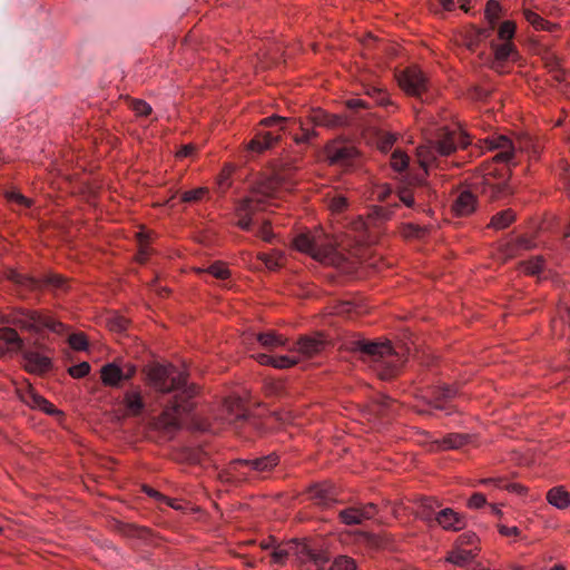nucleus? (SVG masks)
Instances as JSON below:
<instances>
[{
    "instance_id": "obj_31",
    "label": "nucleus",
    "mask_w": 570,
    "mask_h": 570,
    "mask_svg": "<svg viewBox=\"0 0 570 570\" xmlns=\"http://www.w3.org/2000/svg\"><path fill=\"white\" fill-rule=\"evenodd\" d=\"M435 502L431 499H423L419 510V517L425 521L429 525L435 524L436 511L434 509Z\"/></svg>"
},
{
    "instance_id": "obj_17",
    "label": "nucleus",
    "mask_w": 570,
    "mask_h": 570,
    "mask_svg": "<svg viewBox=\"0 0 570 570\" xmlns=\"http://www.w3.org/2000/svg\"><path fill=\"white\" fill-rule=\"evenodd\" d=\"M458 395V389L454 385H441L434 386L426 403L433 409L439 411H445L446 414L454 412V407L450 404V401Z\"/></svg>"
},
{
    "instance_id": "obj_15",
    "label": "nucleus",
    "mask_w": 570,
    "mask_h": 570,
    "mask_svg": "<svg viewBox=\"0 0 570 570\" xmlns=\"http://www.w3.org/2000/svg\"><path fill=\"white\" fill-rule=\"evenodd\" d=\"M399 83L406 94L420 99H422L423 94L426 91V78L415 67L404 70L399 76Z\"/></svg>"
},
{
    "instance_id": "obj_42",
    "label": "nucleus",
    "mask_w": 570,
    "mask_h": 570,
    "mask_svg": "<svg viewBox=\"0 0 570 570\" xmlns=\"http://www.w3.org/2000/svg\"><path fill=\"white\" fill-rule=\"evenodd\" d=\"M116 361H118V366L121 371L125 382L130 381L136 375L137 366L131 362L125 361L124 358H117Z\"/></svg>"
},
{
    "instance_id": "obj_39",
    "label": "nucleus",
    "mask_w": 570,
    "mask_h": 570,
    "mask_svg": "<svg viewBox=\"0 0 570 570\" xmlns=\"http://www.w3.org/2000/svg\"><path fill=\"white\" fill-rule=\"evenodd\" d=\"M366 94L370 97H372L379 105H382V106L391 105L387 94L379 87L370 86L366 89Z\"/></svg>"
},
{
    "instance_id": "obj_63",
    "label": "nucleus",
    "mask_w": 570,
    "mask_h": 570,
    "mask_svg": "<svg viewBox=\"0 0 570 570\" xmlns=\"http://www.w3.org/2000/svg\"><path fill=\"white\" fill-rule=\"evenodd\" d=\"M9 199L13 200V202H16V203H18L19 205H22V206H29L30 205L29 199H27L24 196H22L20 194H17V193H11L10 196H9Z\"/></svg>"
},
{
    "instance_id": "obj_37",
    "label": "nucleus",
    "mask_w": 570,
    "mask_h": 570,
    "mask_svg": "<svg viewBox=\"0 0 570 570\" xmlns=\"http://www.w3.org/2000/svg\"><path fill=\"white\" fill-rule=\"evenodd\" d=\"M207 273L218 279H227L230 276V272L227 266L220 262H215L208 266Z\"/></svg>"
},
{
    "instance_id": "obj_50",
    "label": "nucleus",
    "mask_w": 570,
    "mask_h": 570,
    "mask_svg": "<svg viewBox=\"0 0 570 570\" xmlns=\"http://www.w3.org/2000/svg\"><path fill=\"white\" fill-rule=\"evenodd\" d=\"M69 344L73 350L83 351L88 346V342L82 334H72L69 336Z\"/></svg>"
},
{
    "instance_id": "obj_52",
    "label": "nucleus",
    "mask_w": 570,
    "mask_h": 570,
    "mask_svg": "<svg viewBox=\"0 0 570 570\" xmlns=\"http://www.w3.org/2000/svg\"><path fill=\"white\" fill-rule=\"evenodd\" d=\"M89 371H90V365L87 362H81L80 364L73 365L68 370L69 374L72 377H77V379L86 376L89 373Z\"/></svg>"
},
{
    "instance_id": "obj_48",
    "label": "nucleus",
    "mask_w": 570,
    "mask_h": 570,
    "mask_svg": "<svg viewBox=\"0 0 570 570\" xmlns=\"http://www.w3.org/2000/svg\"><path fill=\"white\" fill-rule=\"evenodd\" d=\"M373 195L379 202L385 203L392 195V188L386 184L377 185L373 190Z\"/></svg>"
},
{
    "instance_id": "obj_38",
    "label": "nucleus",
    "mask_w": 570,
    "mask_h": 570,
    "mask_svg": "<svg viewBox=\"0 0 570 570\" xmlns=\"http://www.w3.org/2000/svg\"><path fill=\"white\" fill-rule=\"evenodd\" d=\"M257 257L259 261L264 263L266 268H268L269 271H276L282 265L279 262V259L282 258L281 253H275V255L259 253Z\"/></svg>"
},
{
    "instance_id": "obj_14",
    "label": "nucleus",
    "mask_w": 570,
    "mask_h": 570,
    "mask_svg": "<svg viewBox=\"0 0 570 570\" xmlns=\"http://www.w3.org/2000/svg\"><path fill=\"white\" fill-rule=\"evenodd\" d=\"M278 464V456L274 453L256 459H237L230 463L232 469L246 474L247 471L264 474L272 471Z\"/></svg>"
},
{
    "instance_id": "obj_18",
    "label": "nucleus",
    "mask_w": 570,
    "mask_h": 570,
    "mask_svg": "<svg viewBox=\"0 0 570 570\" xmlns=\"http://www.w3.org/2000/svg\"><path fill=\"white\" fill-rule=\"evenodd\" d=\"M377 513V507L368 503L363 507H352L340 512V518L347 525L361 524L364 520L374 518Z\"/></svg>"
},
{
    "instance_id": "obj_7",
    "label": "nucleus",
    "mask_w": 570,
    "mask_h": 570,
    "mask_svg": "<svg viewBox=\"0 0 570 570\" xmlns=\"http://www.w3.org/2000/svg\"><path fill=\"white\" fill-rule=\"evenodd\" d=\"M0 341H3L11 351H19L22 353L24 368L32 374H43L48 372L51 366L49 356L33 350H23V341L18 335L16 330L4 327L0 330Z\"/></svg>"
},
{
    "instance_id": "obj_61",
    "label": "nucleus",
    "mask_w": 570,
    "mask_h": 570,
    "mask_svg": "<svg viewBox=\"0 0 570 570\" xmlns=\"http://www.w3.org/2000/svg\"><path fill=\"white\" fill-rule=\"evenodd\" d=\"M407 232H406V235L407 236H414V237H423L425 235V232L426 229L423 228V227H420V226H415V225H407L406 227Z\"/></svg>"
},
{
    "instance_id": "obj_59",
    "label": "nucleus",
    "mask_w": 570,
    "mask_h": 570,
    "mask_svg": "<svg viewBox=\"0 0 570 570\" xmlns=\"http://www.w3.org/2000/svg\"><path fill=\"white\" fill-rule=\"evenodd\" d=\"M256 235L267 243H271L274 238V234L267 224L259 226Z\"/></svg>"
},
{
    "instance_id": "obj_51",
    "label": "nucleus",
    "mask_w": 570,
    "mask_h": 570,
    "mask_svg": "<svg viewBox=\"0 0 570 570\" xmlns=\"http://www.w3.org/2000/svg\"><path fill=\"white\" fill-rule=\"evenodd\" d=\"M397 198L401 203H403L406 207H414L415 200L412 191L409 188H400L397 191Z\"/></svg>"
},
{
    "instance_id": "obj_8",
    "label": "nucleus",
    "mask_w": 570,
    "mask_h": 570,
    "mask_svg": "<svg viewBox=\"0 0 570 570\" xmlns=\"http://www.w3.org/2000/svg\"><path fill=\"white\" fill-rule=\"evenodd\" d=\"M515 35V23L511 20L503 21L498 29V37L502 43L491 41L490 47L493 52V59L490 62L491 69L497 72H504V65L508 61H515L519 57L517 47L513 43Z\"/></svg>"
},
{
    "instance_id": "obj_19",
    "label": "nucleus",
    "mask_w": 570,
    "mask_h": 570,
    "mask_svg": "<svg viewBox=\"0 0 570 570\" xmlns=\"http://www.w3.org/2000/svg\"><path fill=\"white\" fill-rule=\"evenodd\" d=\"M397 206L399 204L396 202L386 203L384 206H373L367 214V219L365 222H361V225L366 230L377 227L381 223L392 218Z\"/></svg>"
},
{
    "instance_id": "obj_47",
    "label": "nucleus",
    "mask_w": 570,
    "mask_h": 570,
    "mask_svg": "<svg viewBox=\"0 0 570 570\" xmlns=\"http://www.w3.org/2000/svg\"><path fill=\"white\" fill-rule=\"evenodd\" d=\"M301 130H302V135L294 136V140L298 145H301V144L308 145L317 136V132L315 130L304 128L302 125H301Z\"/></svg>"
},
{
    "instance_id": "obj_64",
    "label": "nucleus",
    "mask_w": 570,
    "mask_h": 570,
    "mask_svg": "<svg viewBox=\"0 0 570 570\" xmlns=\"http://www.w3.org/2000/svg\"><path fill=\"white\" fill-rule=\"evenodd\" d=\"M256 361L263 365H273V356L272 355H268V354H265V353H259L255 356Z\"/></svg>"
},
{
    "instance_id": "obj_57",
    "label": "nucleus",
    "mask_w": 570,
    "mask_h": 570,
    "mask_svg": "<svg viewBox=\"0 0 570 570\" xmlns=\"http://www.w3.org/2000/svg\"><path fill=\"white\" fill-rule=\"evenodd\" d=\"M128 321L122 316H117L111 320L110 327L112 331L122 332L127 328Z\"/></svg>"
},
{
    "instance_id": "obj_2",
    "label": "nucleus",
    "mask_w": 570,
    "mask_h": 570,
    "mask_svg": "<svg viewBox=\"0 0 570 570\" xmlns=\"http://www.w3.org/2000/svg\"><path fill=\"white\" fill-rule=\"evenodd\" d=\"M509 179L510 170L507 168L485 171L480 180L473 183L472 188H464L456 194L452 202V212L460 217L471 215L476 209L478 195H482L489 200L509 196L512 193Z\"/></svg>"
},
{
    "instance_id": "obj_43",
    "label": "nucleus",
    "mask_w": 570,
    "mask_h": 570,
    "mask_svg": "<svg viewBox=\"0 0 570 570\" xmlns=\"http://www.w3.org/2000/svg\"><path fill=\"white\" fill-rule=\"evenodd\" d=\"M328 208L333 213H342L347 208V199L345 196L341 194H335L332 198L328 200Z\"/></svg>"
},
{
    "instance_id": "obj_13",
    "label": "nucleus",
    "mask_w": 570,
    "mask_h": 570,
    "mask_svg": "<svg viewBox=\"0 0 570 570\" xmlns=\"http://www.w3.org/2000/svg\"><path fill=\"white\" fill-rule=\"evenodd\" d=\"M331 346V341L323 333L316 332L312 335L299 336L295 343V351L301 360H309L321 356Z\"/></svg>"
},
{
    "instance_id": "obj_24",
    "label": "nucleus",
    "mask_w": 570,
    "mask_h": 570,
    "mask_svg": "<svg viewBox=\"0 0 570 570\" xmlns=\"http://www.w3.org/2000/svg\"><path fill=\"white\" fill-rule=\"evenodd\" d=\"M279 139L281 136L278 134L262 131L250 140L249 148L254 151L262 153L275 146Z\"/></svg>"
},
{
    "instance_id": "obj_35",
    "label": "nucleus",
    "mask_w": 570,
    "mask_h": 570,
    "mask_svg": "<svg viewBox=\"0 0 570 570\" xmlns=\"http://www.w3.org/2000/svg\"><path fill=\"white\" fill-rule=\"evenodd\" d=\"M501 16V7L500 4L494 0H489L487 3L485 9V18L489 21V24H491L492 29H495L497 22L500 19Z\"/></svg>"
},
{
    "instance_id": "obj_6",
    "label": "nucleus",
    "mask_w": 570,
    "mask_h": 570,
    "mask_svg": "<svg viewBox=\"0 0 570 570\" xmlns=\"http://www.w3.org/2000/svg\"><path fill=\"white\" fill-rule=\"evenodd\" d=\"M276 193L275 183L272 180L261 183L252 195L240 202L236 209L237 226L244 230H250L255 223L254 216L259 210L266 209L267 200Z\"/></svg>"
},
{
    "instance_id": "obj_55",
    "label": "nucleus",
    "mask_w": 570,
    "mask_h": 570,
    "mask_svg": "<svg viewBox=\"0 0 570 570\" xmlns=\"http://www.w3.org/2000/svg\"><path fill=\"white\" fill-rule=\"evenodd\" d=\"M395 141H396V136L394 134H389V132L384 134L380 140L381 150H383V151L390 150Z\"/></svg>"
},
{
    "instance_id": "obj_54",
    "label": "nucleus",
    "mask_w": 570,
    "mask_h": 570,
    "mask_svg": "<svg viewBox=\"0 0 570 570\" xmlns=\"http://www.w3.org/2000/svg\"><path fill=\"white\" fill-rule=\"evenodd\" d=\"M144 491L149 497L155 498L156 500H158L160 502H166L168 505H170V507H173L175 509H178V505L174 504V502L170 499L166 498L164 494H161L157 490H155V489H153L150 487L145 485L144 487Z\"/></svg>"
},
{
    "instance_id": "obj_44",
    "label": "nucleus",
    "mask_w": 570,
    "mask_h": 570,
    "mask_svg": "<svg viewBox=\"0 0 570 570\" xmlns=\"http://www.w3.org/2000/svg\"><path fill=\"white\" fill-rule=\"evenodd\" d=\"M543 259L540 256H537L532 259H529L528 262L523 263V268L525 273L530 275H537L539 274L543 268Z\"/></svg>"
},
{
    "instance_id": "obj_28",
    "label": "nucleus",
    "mask_w": 570,
    "mask_h": 570,
    "mask_svg": "<svg viewBox=\"0 0 570 570\" xmlns=\"http://www.w3.org/2000/svg\"><path fill=\"white\" fill-rule=\"evenodd\" d=\"M525 20L537 30H547L553 32L558 29V26L544 20L537 12L525 9L524 12Z\"/></svg>"
},
{
    "instance_id": "obj_22",
    "label": "nucleus",
    "mask_w": 570,
    "mask_h": 570,
    "mask_svg": "<svg viewBox=\"0 0 570 570\" xmlns=\"http://www.w3.org/2000/svg\"><path fill=\"white\" fill-rule=\"evenodd\" d=\"M122 403L127 415H139L145 409V402L138 389L127 391L124 395Z\"/></svg>"
},
{
    "instance_id": "obj_41",
    "label": "nucleus",
    "mask_w": 570,
    "mask_h": 570,
    "mask_svg": "<svg viewBox=\"0 0 570 570\" xmlns=\"http://www.w3.org/2000/svg\"><path fill=\"white\" fill-rule=\"evenodd\" d=\"M330 570H356V564L353 559L346 556H340L334 560Z\"/></svg>"
},
{
    "instance_id": "obj_26",
    "label": "nucleus",
    "mask_w": 570,
    "mask_h": 570,
    "mask_svg": "<svg viewBox=\"0 0 570 570\" xmlns=\"http://www.w3.org/2000/svg\"><path fill=\"white\" fill-rule=\"evenodd\" d=\"M471 442V435L462 433H450L440 441H435L442 450H459Z\"/></svg>"
},
{
    "instance_id": "obj_58",
    "label": "nucleus",
    "mask_w": 570,
    "mask_h": 570,
    "mask_svg": "<svg viewBox=\"0 0 570 570\" xmlns=\"http://www.w3.org/2000/svg\"><path fill=\"white\" fill-rule=\"evenodd\" d=\"M487 503V499L482 493H474L469 500V507L479 509Z\"/></svg>"
},
{
    "instance_id": "obj_11",
    "label": "nucleus",
    "mask_w": 570,
    "mask_h": 570,
    "mask_svg": "<svg viewBox=\"0 0 570 570\" xmlns=\"http://www.w3.org/2000/svg\"><path fill=\"white\" fill-rule=\"evenodd\" d=\"M485 142L489 147V149H498L499 151L493 156L492 160L495 163V164H501L500 167H497V166H489L487 171H489L490 169L491 170H500L502 168H507L510 170V176L512 175L511 173V165H515V163H512L513 158H514V147H513V144L512 141L505 137V136H492V137H488L485 139Z\"/></svg>"
},
{
    "instance_id": "obj_46",
    "label": "nucleus",
    "mask_w": 570,
    "mask_h": 570,
    "mask_svg": "<svg viewBox=\"0 0 570 570\" xmlns=\"http://www.w3.org/2000/svg\"><path fill=\"white\" fill-rule=\"evenodd\" d=\"M458 542L461 548L474 549L475 551L478 537L473 532H465L459 537Z\"/></svg>"
},
{
    "instance_id": "obj_16",
    "label": "nucleus",
    "mask_w": 570,
    "mask_h": 570,
    "mask_svg": "<svg viewBox=\"0 0 570 570\" xmlns=\"http://www.w3.org/2000/svg\"><path fill=\"white\" fill-rule=\"evenodd\" d=\"M10 278L16 284L29 289H38L41 287L63 288L66 282V279L58 274H49L38 279L17 272H11Z\"/></svg>"
},
{
    "instance_id": "obj_21",
    "label": "nucleus",
    "mask_w": 570,
    "mask_h": 570,
    "mask_svg": "<svg viewBox=\"0 0 570 570\" xmlns=\"http://www.w3.org/2000/svg\"><path fill=\"white\" fill-rule=\"evenodd\" d=\"M101 381L104 385L110 387H119L125 382L118 361L105 364L100 370Z\"/></svg>"
},
{
    "instance_id": "obj_49",
    "label": "nucleus",
    "mask_w": 570,
    "mask_h": 570,
    "mask_svg": "<svg viewBox=\"0 0 570 570\" xmlns=\"http://www.w3.org/2000/svg\"><path fill=\"white\" fill-rule=\"evenodd\" d=\"M130 107L138 116H148L151 112V107L144 100L134 99Z\"/></svg>"
},
{
    "instance_id": "obj_33",
    "label": "nucleus",
    "mask_w": 570,
    "mask_h": 570,
    "mask_svg": "<svg viewBox=\"0 0 570 570\" xmlns=\"http://www.w3.org/2000/svg\"><path fill=\"white\" fill-rule=\"evenodd\" d=\"M409 163V156L401 149H395L392 153L390 164L395 171L403 173L405 169H407Z\"/></svg>"
},
{
    "instance_id": "obj_62",
    "label": "nucleus",
    "mask_w": 570,
    "mask_h": 570,
    "mask_svg": "<svg viewBox=\"0 0 570 570\" xmlns=\"http://www.w3.org/2000/svg\"><path fill=\"white\" fill-rule=\"evenodd\" d=\"M499 532L502 535L510 537V535H519L520 530L517 527H507V525H500Z\"/></svg>"
},
{
    "instance_id": "obj_1",
    "label": "nucleus",
    "mask_w": 570,
    "mask_h": 570,
    "mask_svg": "<svg viewBox=\"0 0 570 570\" xmlns=\"http://www.w3.org/2000/svg\"><path fill=\"white\" fill-rule=\"evenodd\" d=\"M147 383L156 394V401L163 409L156 417L158 429L171 432L180 426V415L193 410L191 399L196 386L187 382L184 371L168 364H153L147 368Z\"/></svg>"
},
{
    "instance_id": "obj_29",
    "label": "nucleus",
    "mask_w": 570,
    "mask_h": 570,
    "mask_svg": "<svg viewBox=\"0 0 570 570\" xmlns=\"http://www.w3.org/2000/svg\"><path fill=\"white\" fill-rule=\"evenodd\" d=\"M257 341L267 350H274L278 346H283L286 342L282 335H277L275 332L261 333L257 335Z\"/></svg>"
},
{
    "instance_id": "obj_10",
    "label": "nucleus",
    "mask_w": 570,
    "mask_h": 570,
    "mask_svg": "<svg viewBox=\"0 0 570 570\" xmlns=\"http://www.w3.org/2000/svg\"><path fill=\"white\" fill-rule=\"evenodd\" d=\"M297 250L311 255L314 259L324 264H337L340 256L335 247L308 234H299L294 238Z\"/></svg>"
},
{
    "instance_id": "obj_30",
    "label": "nucleus",
    "mask_w": 570,
    "mask_h": 570,
    "mask_svg": "<svg viewBox=\"0 0 570 570\" xmlns=\"http://www.w3.org/2000/svg\"><path fill=\"white\" fill-rule=\"evenodd\" d=\"M515 219V214L511 209H505L497 213L490 223V226L494 229H504L509 227Z\"/></svg>"
},
{
    "instance_id": "obj_60",
    "label": "nucleus",
    "mask_w": 570,
    "mask_h": 570,
    "mask_svg": "<svg viewBox=\"0 0 570 570\" xmlns=\"http://www.w3.org/2000/svg\"><path fill=\"white\" fill-rule=\"evenodd\" d=\"M196 147L193 144L184 145L177 151L178 158L190 157L195 154Z\"/></svg>"
},
{
    "instance_id": "obj_34",
    "label": "nucleus",
    "mask_w": 570,
    "mask_h": 570,
    "mask_svg": "<svg viewBox=\"0 0 570 570\" xmlns=\"http://www.w3.org/2000/svg\"><path fill=\"white\" fill-rule=\"evenodd\" d=\"M20 399L23 403L32 409H39V406L47 405V400L37 394L33 390L29 389L20 394Z\"/></svg>"
},
{
    "instance_id": "obj_9",
    "label": "nucleus",
    "mask_w": 570,
    "mask_h": 570,
    "mask_svg": "<svg viewBox=\"0 0 570 570\" xmlns=\"http://www.w3.org/2000/svg\"><path fill=\"white\" fill-rule=\"evenodd\" d=\"M9 323L29 332L39 333L49 330L57 334H62L65 325L52 316L41 314L36 311L17 308L9 315Z\"/></svg>"
},
{
    "instance_id": "obj_5",
    "label": "nucleus",
    "mask_w": 570,
    "mask_h": 570,
    "mask_svg": "<svg viewBox=\"0 0 570 570\" xmlns=\"http://www.w3.org/2000/svg\"><path fill=\"white\" fill-rule=\"evenodd\" d=\"M470 142L469 136L464 132L440 127L426 144L417 148L420 166L428 173L429 168L436 161L438 156H449L458 147L465 148Z\"/></svg>"
},
{
    "instance_id": "obj_56",
    "label": "nucleus",
    "mask_w": 570,
    "mask_h": 570,
    "mask_svg": "<svg viewBox=\"0 0 570 570\" xmlns=\"http://www.w3.org/2000/svg\"><path fill=\"white\" fill-rule=\"evenodd\" d=\"M287 121H288L287 118L279 117V116H273V117H267V118L263 119L262 125H264L266 127L281 126V128L283 129L284 128L283 125Z\"/></svg>"
},
{
    "instance_id": "obj_3",
    "label": "nucleus",
    "mask_w": 570,
    "mask_h": 570,
    "mask_svg": "<svg viewBox=\"0 0 570 570\" xmlns=\"http://www.w3.org/2000/svg\"><path fill=\"white\" fill-rule=\"evenodd\" d=\"M341 347L360 353L364 360L373 364L382 380H391L397 375L404 363L403 357L390 344L368 342L358 336L345 340Z\"/></svg>"
},
{
    "instance_id": "obj_53",
    "label": "nucleus",
    "mask_w": 570,
    "mask_h": 570,
    "mask_svg": "<svg viewBox=\"0 0 570 570\" xmlns=\"http://www.w3.org/2000/svg\"><path fill=\"white\" fill-rule=\"evenodd\" d=\"M115 530L122 533L124 535H139V530L132 524H127L121 521L115 522Z\"/></svg>"
},
{
    "instance_id": "obj_36",
    "label": "nucleus",
    "mask_w": 570,
    "mask_h": 570,
    "mask_svg": "<svg viewBox=\"0 0 570 570\" xmlns=\"http://www.w3.org/2000/svg\"><path fill=\"white\" fill-rule=\"evenodd\" d=\"M311 120L316 126L333 127L337 120L334 116L326 114L322 110H316L311 116Z\"/></svg>"
},
{
    "instance_id": "obj_40",
    "label": "nucleus",
    "mask_w": 570,
    "mask_h": 570,
    "mask_svg": "<svg viewBox=\"0 0 570 570\" xmlns=\"http://www.w3.org/2000/svg\"><path fill=\"white\" fill-rule=\"evenodd\" d=\"M299 362L298 356H273V367L276 368H289Z\"/></svg>"
},
{
    "instance_id": "obj_32",
    "label": "nucleus",
    "mask_w": 570,
    "mask_h": 570,
    "mask_svg": "<svg viewBox=\"0 0 570 570\" xmlns=\"http://www.w3.org/2000/svg\"><path fill=\"white\" fill-rule=\"evenodd\" d=\"M475 557L474 549L460 548L448 557V561L456 566H464Z\"/></svg>"
},
{
    "instance_id": "obj_27",
    "label": "nucleus",
    "mask_w": 570,
    "mask_h": 570,
    "mask_svg": "<svg viewBox=\"0 0 570 570\" xmlns=\"http://www.w3.org/2000/svg\"><path fill=\"white\" fill-rule=\"evenodd\" d=\"M547 500L558 509H566L570 507V492L563 487H556L548 491Z\"/></svg>"
},
{
    "instance_id": "obj_12",
    "label": "nucleus",
    "mask_w": 570,
    "mask_h": 570,
    "mask_svg": "<svg viewBox=\"0 0 570 570\" xmlns=\"http://www.w3.org/2000/svg\"><path fill=\"white\" fill-rule=\"evenodd\" d=\"M326 158L331 165L347 167L358 157L356 147L347 140L334 139L325 147Z\"/></svg>"
},
{
    "instance_id": "obj_4",
    "label": "nucleus",
    "mask_w": 570,
    "mask_h": 570,
    "mask_svg": "<svg viewBox=\"0 0 570 570\" xmlns=\"http://www.w3.org/2000/svg\"><path fill=\"white\" fill-rule=\"evenodd\" d=\"M295 557L302 570H323L328 556L322 544L312 540H293L284 546L277 544L271 552L273 563L283 564L288 557Z\"/></svg>"
},
{
    "instance_id": "obj_45",
    "label": "nucleus",
    "mask_w": 570,
    "mask_h": 570,
    "mask_svg": "<svg viewBox=\"0 0 570 570\" xmlns=\"http://www.w3.org/2000/svg\"><path fill=\"white\" fill-rule=\"evenodd\" d=\"M207 193L208 189L206 187H199L193 190H188L183 194L181 200L185 203H195L200 200Z\"/></svg>"
},
{
    "instance_id": "obj_20",
    "label": "nucleus",
    "mask_w": 570,
    "mask_h": 570,
    "mask_svg": "<svg viewBox=\"0 0 570 570\" xmlns=\"http://www.w3.org/2000/svg\"><path fill=\"white\" fill-rule=\"evenodd\" d=\"M435 524L446 531H459L465 527V520L451 508H445L436 513Z\"/></svg>"
},
{
    "instance_id": "obj_23",
    "label": "nucleus",
    "mask_w": 570,
    "mask_h": 570,
    "mask_svg": "<svg viewBox=\"0 0 570 570\" xmlns=\"http://www.w3.org/2000/svg\"><path fill=\"white\" fill-rule=\"evenodd\" d=\"M309 499L322 507H330L335 502L334 490L326 484H316L309 489Z\"/></svg>"
},
{
    "instance_id": "obj_25",
    "label": "nucleus",
    "mask_w": 570,
    "mask_h": 570,
    "mask_svg": "<svg viewBox=\"0 0 570 570\" xmlns=\"http://www.w3.org/2000/svg\"><path fill=\"white\" fill-rule=\"evenodd\" d=\"M396 411V402L389 396L377 397L371 405V412L380 417H390Z\"/></svg>"
}]
</instances>
